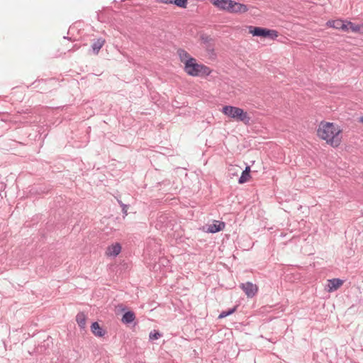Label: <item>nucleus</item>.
I'll use <instances>...</instances> for the list:
<instances>
[{"label": "nucleus", "instance_id": "nucleus-10", "mask_svg": "<svg viewBox=\"0 0 363 363\" xmlns=\"http://www.w3.org/2000/svg\"><path fill=\"white\" fill-rule=\"evenodd\" d=\"M347 32L350 30L354 33L363 34V23H354L353 22L347 21Z\"/></svg>", "mask_w": 363, "mask_h": 363}, {"label": "nucleus", "instance_id": "nucleus-7", "mask_svg": "<svg viewBox=\"0 0 363 363\" xmlns=\"http://www.w3.org/2000/svg\"><path fill=\"white\" fill-rule=\"evenodd\" d=\"M326 26L330 28L347 32V21L342 19L330 20L326 23Z\"/></svg>", "mask_w": 363, "mask_h": 363}, {"label": "nucleus", "instance_id": "nucleus-17", "mask_svg": "<svg viewBox=\"0 0 363 363\" xmlns=\"http://www.w3.org/2000/svg\"><path fill=\"white\" fill-rule=\"evenodd\" d=\"M250 167L247 166L245 167V169L242 172V175L239 179V183L244 184L250 181Z\"/></svg>", "mask_w": 363, "mask_h": 363}, {"label": "nucleus", "instance_id": "nucleus-14", "mask_svg": "<svg viewBox=\"0 0 363 363\" xmlns=\"http://www.w3.org/2000/svg\"><path fill=\"white\" fill-rule=\"evenodd\" d=\"M225 224L224 222L214 220L213 223L208 225L207 231L208 233H215L224 229Z\"/></svg>", "mask_w": 363, "mask_h": 363}, {"label": "nucleus", "instance_id": "nucleus-5", "mask_svg": "<svg viewBox=\"0 0 363 363\" xmlns=\"http://www.w3.org/2000/svg\"><path fill=\"white\" fill-rule=\"evenodd\" d=\"M240 287L243 290L248 298L254 297L258 292V286L250 281L242 283Z\"/></svg>", "mask_w": 363, "mask_h": 363}, {"label": "nucleus", "instance_id": "nucleus-9", "mask_svg": "<svg viewBox=\"0 0 363 363\" xmlns=\"http://www.w3.org/2000/svg\"><path fill=\"white\" fill-rule=\"evenodd\" d=\"M232 0H211V2L220 10L229 12Z\"/></svg>", "mask_w": 363, "mask_h": 363}, {"label": "nucleus", "instance_id": "nucleus-12", "mask_svg": "<svg viewBox=\"0 0 363 363\" xmlns=\"http://www.w3.org/2000/svg\"><path fill=\"white\" fill-rule=\"evenodd\" d=\"M91 331L94 336L99 337H103L106 334V331L103 329L97 322H94L91 324Z\"/></svg>", "mask_w": 363, "mask_h": 363}, {"label": "nucleus", "instance_id": "nucleus-19", "mask_svg": "<svg viewBox=\"0 0 363 363\" xmlns=\"http://www.w3.org/2000/svg\"><path fill=\"white\" fill-rule=\"evenodd\" d=\"M236 310V307L234 308L229 310L228 311H223L218 316V318H223L229 315L233 314Z\"/></svg>", "mask_w": 363, "mask_h": 363}, {"label": "nucleus", "instance_id": "nucleus-20", "mask_svg": "<svg viewBox=\"0 0 363 363\" xmlns=\"http://www.w3.org/2000/svg\"><path fill=\"white\" fill-rule=\"evenodd\" d=\"M160 336H161V335L156 330H153V331L150 332V335H149L150 340H157Z\"/></svg>", "mask_w": 363, "mask_h": 363}, {"label": "nucleus", "instance_id": "nucleus-8", "mask_svg": "<svg viewBox=\"0 0 363 363\" xmlns=\"http://www.w3.org/2000/svg\"><path fill=\"white\" fill-rule=\"evenodd\" d=\"M248 11L247 6L243 4L231 1V4L229 9V13H244Z\"/></svg>", "mask_w": 363, "mask_h": 363}, {"label": "nucleus", "instance_id": "nucleus-13", "mask_svg": "<svg viewBox=\"0 0 363 363\" xmlns=\"http://www.w3.org/2000/svg\"><path fill=\"white\" fill-rule=\"evenodd\" d=\"M156 1L164 4H174L183 9H186L188 4V0H156Z\"/></svg>", "mask_w": 363, "mask_h": 363}, {"label": "nucleus", "instance_id": "nucleus-11", "mask_svg": "<svg viewBox=\"0 0 363 363\" xmlns=\"http://www.w3.org/2000/svg\"><path fill=\"white\" fill-rule=\"evenodd\" d=\"M328 291L333 292L337 290L344 283V281L340 279H333L328 280Z\"/></svg>", "mask_w": 363, "mask_h": 363}, {"label": "nucleus", "instance_id": "nucleus-15", "mask_svg": "<svg viewBox=\"0 0 363 363\" xmlns=\"http://www.w3.org/2000/svg\"><path fill=\"white\" fill-rule=\"evenodd\" d=\"M105 42L106 40L104 38H99L92 44V50L95 55H98L99 50L105 44Z\"/></svg>", "mask_w": 363, "mask_h": 363}, {"label": "nucleus", "instance_id": "nucleus-16", "mask_svg": "<svg viewBox=\"0 0 363 363\" xmlns=\"http://www.w3.org/2000/svg\"><path fill=\"white\" fill-rule=\"evenodd\" d=\"M86 315L82 312L79 313L76 316V321L78 325L82 329L86 327Z\"/></svg>", "mask_w": 363, "mask_h": 363}, {"label": "nucleus", "instance_id": "nucleus-21", "mask_svg": "<svg viewBox=\"0 0 363 363\" xmlns=\"http://www.w3.org/2000/svg\"><path fill=\"white\" fill-rule=\"evenodd\" d=\"M358 122L363 126V114L358 118Z\"/></svg>", "mask_w": 363, "mask_h": 363}, {"label": "nucleus", "instance_id": "nucleus-1", "mask_svg": "<svg viewBox=\"0 0 363 363\" xmlns=\"http://www.w3.org/2000/svg\"><path fill=\"white\" fill-rule=\"evenodd\" d=\"M316 136L329 146L337 148L343 141V129L337 123L321 121L316 128Z\"/></svg>", "mask_w": 363, "mask_h": 363}, {"label": "nucleus", "instance_id": "nucleus-6", "mask_svg": "<svg viewBox=\"0 0 363 363\" xmlns=\"http://www.w3.org/2000/svg\"><path fill=\"white\" fill-rule=\"evenodd\" d=\"M121 250L122 247L120 243H112L106 247L105 250V255L108 257H116L121 253Z\"/></svg>", "mask_w": 363, "mask_h": 363}, {"label": "nucleus", "instance_id": "nucleus-18", "mask_svg": "<svg viewBox=\"0 0 363 363\" xmlns=\"http://www.w3.org/2000/svg\"><path fill=\"white\" fill-rule=\"evenodd\" d=\"M135 318V315L133 312L128 311L122 317V322L123 323H130L133 322Z\"/></svg>", "mask_w": 363, "mask_h": 363}, {"label": "nucleus", "instance_id": "nucleus-4", "mask_svg": "<svg viewBox=\"0 0 363 363\" xmlns=\"http://www.w3.org/2000/svg\"><path fill=\"white\" fill-rule=\"evenodd\" d=\"M248 30L253 36L269 38L273 40L278 37V32L275 30L250 26H248Z\"/></svg>", "mask_w": 363, "mask_h": 363}, {"label": "nucleus", "instance_id": "nucleus-3", "mask_svg": "<svg viewBox=\"0 0 363 363\" xmlns=\"http://www.w3.org/2000/svg\"><path fill=\"white\" fill-rule=\"evenodd\" d=\"M221 112L231 120L242 122L245 125H248L250 123L251 117L249 113L244 111L242 108L226 105L222 108Z\"/></svg>", "mask_w": 363, "mask_h": 363}, {"label": "nucleus", "instance_id": "nucleus-2", "mask_svg": "<svg viewBox=\"0 0 363 363\" xmlns=\"http://www.w3.org/2000/svg\"><path fill=\"white\" fill-rule=\"evenodd\" d=\"M177 53L180 62L183 64L184 71L187 75L194 77H204L211 74L212 69L209 67L199 63L185 50L179 49Z\"/></svg>", "mask_w": 363, "mask_h": 363}]
</instances>
